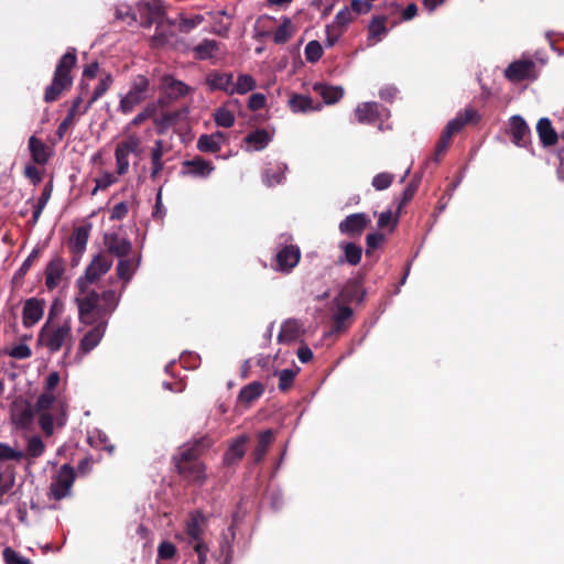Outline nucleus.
<instances>
[{"label": "nucleus", "instance_id": "1", "mask_svg": "<svg viewBox=\"0 0 564 564\" xmlns=\"http://www.w3.org/2000/svg\"><path fill=\"white\" fill-rule=\"evenodd\" d=\"M101 301L102 304H94V308H90L87 315H82L80 306H77L79 323L89 327L78 343L76 357L79 359L94 350L102 340L108 327V318L119 304V295L113 290H106L102 292Z\"/></svg>", "mask_w": 564, "mask_h": 564}, {"label": "nucleus", "instance_id": "2", "mask_svg": "<svg viewBox=\"0 0 564 564\" xmlns=\"http://www.w3.org/2000/svg\"><path fill=\"white\" fill-rule=\"evenodd\" d=\"M112 267V259L107 254L97 253L85 270L84 275L76 280L75 303L80 306L82 315H87L94 304H102V292L98 293L91 288L93 283L99 281Z\"/></svg>", "mask_w": 564, "mask_h": 564}, {"label": "nucleus", "instance_id": "3", "mask_svg": "<svg viewBox=\"0 0 564 564\" xmlns=\"http://www.w3.org/2000/svg\"><path fill=\"white\" fill-rule=\"evenodd\" d=\"M36 344L44 347L50 354L64 349V355L67 356L74 345L72 318H55V306H52L39 332Z\"/></svg>", "mask_w": 564, "mask_h": 564}, {"label": "nucleus", "instance_id": "4", "mask_svg": "<svg viewBox=\"0 0 564 564\" xmlns=\"http://www.w3.org/2000/svg\"><path fill=\"white\" fill-rule=\"evenodd\" d=\"M77 63L76 50L69 48L58 61L52 83L46 87L44 93V101L53 102L65 90H68L73 85V77L70 70Z\"/></svg>", "mask_w": 564, "mask_h": 564}, {"label": "nucleus", "instance_id": "5", "mask_svg": "<svg viewBox=\"0 0 564 564\" xmlns=\"http://www.w3.org/2000/svg\"><path fill=\"white\" fill-rule=\"evenodd\" d=\"M33 406L41 429L45 435L51 436L54 432L56 414L63 411L62 404L57 403L56 397L52 392L44 391Z\"/></svg>", "mask_w": 564, "mask_h": 564}, {"label": "nucleus", "instance_id": "6", "mask_svg": "<svg viewBox=\"0 0 564 564\" xmlns=\"http://www.w3.org/2000/svg\"><path fill=\"white\" fill-rule=\"evenodd\" d=\"M177 473L185 479L202 485L206 479L205 466L188 452H178L173 457Z\"/></svg>", "mask_w": 564, "mask_h": 564}, {"label": "nucleus", "instance_id": "7", "mask_svg": "<svg viewBox=\"0 0 564 564\" xmlns=\"http://www.w3.org/2000/svg\"><path fill=\"white\" fill-rule=\"evenodd\" d=\"M149 79L142 75L137 76L129 89V91L120 99L119 110L123 113L131 112L135 106L141 104L145 98L149 90Z\"/></svg>", "mask_w": 564, "mask_h": 564}, {"label": "nucleus", "instance_id": "8", "mask_svg": "<svg viewBox=\"0 0 564 564\" xmlns=\"http://www.w3.org/2000/svg\"><path fill=\"white\" fill-rule=\"evenodd\" d=\"M141 140L137 134L128 135L119 142L115 150L116 171L119 175H124L129 171V154H139L141 152Z\"/></svg>", "mask_w": 564, "mask_h": 564}, {"label": "nucleus", "instance_id": "9", "mask_svg": "<svg viewBox=\"0 0 564 564\" xmlns=\"http://www.w3.org/2000/svg\"><path fill=\"white\" fill-rule=\"evenodd\" d=\"M505 76L512 83L535 80L539 76L536 63L530 58L512 62L505 70Z\"/></svg>", "mask_w": 564, "mask_h": 564}, {"label": "nucleus", "instance_id": "10", "mask_svg": "<svg viewBox=\"0 0 564 564\" xmlns=\"http://www.w3.org/2000/svg\"><path fill=\"white\" fill-rule=\"evenodd\" d=\"M75 480V473L72 466L64 464L53 479L50 494L55 500H61L70 494Z\"/></svg>", "mask_w": 564, "mask_h": 564}, {"label": "nucleus", "instance_id": "11", "mask_svg": "<svg viewBox=\"0 0 564 564\" xmlns=\"http://www.w3.org/2000/svg\"><path fill=\"white\" fill-rule=\"evenodd\" d=\"M301 259V251L297 246H285L275 256V271L284 273L291 272L299 263Z\"/></svg>", "mask_w": 564, "mask_h": 564}, {"label": "nucleus", "instance_id": "12", "mask_svg": "<svg viewBox=\"0 0 564 564\" xmlns=\"http://www.w3.org/2000/svg\"><path fill=\"white\" fill-rule=\"evenodd\" d=\"M104 245L110 254L117 258H126L132 251L131 241L118 232H106L104 235Z\"/></svg>", "mask_w": 564, "mask_h": 564}, {"label": "nucleus", "instance_id": "13", "mask_svg": "<svg viewBox=\"0 0 564 564\" xmlns=\"http://www.w3.org/2000/svg\"><path fill=\"white\" fill-rule=\"evenodd\" d=\"M215 171V165L202 156H195L182 163L181 174L184 176L206 178Z\"/></svg>", "mask_w": 564, "mask_h": 564}, {"label": "nucleus", "instance_id": "14", "mask_svg": "<svg viewBox=\"0 0 564 564\" xmlns=\"http://www.w3.org/2000/svg\"><path fill=\"white\" fill-rule=\"evenodd\" d=\"M508 132L514 145L524 148L530 143L531 131L521 116L516 115L510 118Z\"/></svg>", "mask_w": 564, "mask_h": 564}, {"label": "nucleus", "instance_id": "15", "mask_svg": "<svg viewBox=\"0 0 564 564\" xmlns=\"http://www.w3.org/2000/svg\"><path fill=\"white\" fill-rule=\"evenodd\" d=\"M370 224V218L365 213H356L347 216L339 223V230L344 235L360 236L366 227Z\"/></svg>", "mask_w": 564, "mask_h": 564}, {"label": "nucleus", "instance_id": "16", "mask_svg": "<svg viewBox=\"0 0 564 564\" xmlns=\"http://www.w3.org/2000/svg\"><path fill=\"white\" fill-rule=\"evenodd\" d=\"M206 528L207 517L200 511L192 512L185 523L187 542L204 539Z\"/></svg>", "mask_w": 564, "mask_h": 564}, {"label": "nucleus", "instance_id": "17", "mask_svg": "<svg viewBox=\"0 0 564 564\" xmlns=\"http://www.w3.org/2000/svg\"><path fill=\"white\" fill-rule=\"evenodd\" d=\"M44 306V300L36 297L28 299L24 302L22 311V323L24 327H32L43 317Z\"/></svg>", "mask_w": 564, "mask_h": 564}, {"label": "nucleus", "instance_id": "18", "mask_svg": "<svg viewBox=\"0 0 564 564\" xmlns=\"http://www.w3.org/2000/svg\"><path fill=\"white\" fill-rule=\"evenodd\" d=\"M65 272V262L61 257H54L45 269V284L47 289H55Z\"/></svg>", "mask_w": 564, "mask_h": 564}, {"label": "nucleus", "instance_id": "19", "mask_svg": "<svg viewBox=\"0 0 564 564\" xmlns=\"http://www.w3.org/2000/svg\"><path fill=\"white\" fill-rule=\"evenodd\" d=\"M226 142V135L221 131L212 134H202L197 140V149L204 153H216L221 149V144Z\"/></svg>", "mask_w": 564, "mask_h": 564}, {"label": "nucleus", "instance_id": "20", "mask_svg": "<svg viewBox=\"0 0 564 564\" xmlns=\"http://www.w3.org/2000/svg\"><path fill=\"white\" fill-rule=\"evenodd\" d=\"M232 79L231 73L212 72L206 78V84L210 90H221L232 95Z\"/></svg>", "mask_w": 564, "mask_h": 564}, {"label": "nucleus", "instance_id": "21", "mask_svg": "<svg viewBox=\"0 0 564 564\" xmlns=\"http://www.w3.org/2000/svg\"><path fill=\"white\" fill-rule=\"evenodd\" d=\"M248 441L249 437L247 435H240L235 438L224 454V463L226 465H232L239 462L246 454V444Z\"/></svg>", "mask_w": 564, "mask_h": 564}, {"label": "nucleus", "instance_id": "22", "mask_svg": "<svg viewBox=\"0 0 564 564\" xmlns=\"http://www.w3.org/2000/svg\"><path fill=\"white\" fill-rule=\"evenodd\" d=\"M355 115L359 123H375L379 119V105L377 102H362L355 109Z\"/></svg>", "mask_w": 564, "mask_h": 564}, {"label": "nucleus", "instance_id": "23", "mask_svg": "<svg viewBox=\"0 0 564 564\" xmlns=\"http://www.w3.org/2000/svg\"><path fill=\"white\" fill-rule=\"evenodd\" d=\"M477 120L478 112L473 108H467L463 113H459L456 118L448 121L444 130L447 131V134L453 135L459 132L468 122H474Z\"/></svg>", "mask_w": 564, "mask_h": 564}, {"label": "nucleus", "instance_id": "24", "mask_svg": "<svg viewBox=\"0 0 564 564\" xmlns=\"http://www.w3.org/2000/svg\"><path fill=\"white\" fill-rule=\"evenodd\" d=\"M29 150L31 152L32 160L36 164L41 165L46 164L52 154L50 148L34 135L29 139Z\"/></svg>", "mask_w": 564, "mask_h": 564}, {"label": "nucleus", "instance_id": "25", "mask_svg": "<svg viewBox=\"0 0 564 564\" xmlns=\"http://www.w3.org/2000/svg\"><path fill=\"white\" fill-rule=\"evenodd\" d=\"M387 18L383 15L373 17L368 25V41L371 45L377 44L388 33Z\"/></svg>", "mask_w": 564, "mask_h": 564}, {"label": "nucleus", "instance_id": "26", "mask_svg": "<svg viewBox=\"0 0 564 564\" xmlns=\"http://www.w3.org/2000/svg\"><path fill=\"white\" fill-rule=\"evenodd\" d=\"M313 90L317 93L326 105L336 104L344 96V89L339 86H328L324 84H315Z\"/></svg>", "mask_w": 564, "mask_h": 564}, {"label": "nucleus", "instance_id": "27", "mask_svg": "<svg viewBox=\"0 0 564 564\" xmlns=\"http://www.w3.org/2000/svg\"><path fill=\"white\" fill-rule=\"evenodd\" d=\"M162 83L167 96L172 99L184 97L191 90V88L185 83L176 80L172 76H164L162 78Z\"/></svg>", "mask_w": 564, "mask_h": 564}, {"label": "nucleus", "instance_id": "28", "mask_svg": "<svg viewBox=\"0 0 564 564\" xmlns=\"http://www.w3.org/2000/svg\"><path fill=\"white\" fill-rule=\"evenodd\" d=\"M288 170L286 164L275 163L269 164L263 174V182L268 186L279 185L285 178V171Z\"/></svg>", "mask_w": 564, "mask_h": 564}, {"label": "nucleus", "instance_id": "29", "mask_svg": "<svg viewBox=\"0 0 564 564\" xmlns=\"http://www.w3.org/2000/svg\"><path fill=\"white\" fill-rule=\"evenodd\" d=\"M536 131L543 145H553L557 141V133L547 118H541L536 124Z\"/></svg>", "mask_w": 564, "mask_h": 564}, {"label": "nucleus", "instance_id": "30", "mask_svg": "<svg viewBox=\"0 0 564 564\" xmlns=\"http://www.w3.org/2000/svg\"><path fill=\"white\" fill-rule=\"evenodd\" d=\"M274 440V433L272 430H265L264 432L259 434L258 442L256 448L252 453L254 463H260Z\"/></svg>", "mask_w": 564, "mask_h": 564}, {"label": "nucleus", "instance_id": "31", "mask_svg": "<svg viewBox=\"0 0 564 564\" xmlns=\"http://www.w3.org/2000/svg\"><path fill=\"white\" fill-rule=\"evenodd\" d=\"M89 238V227H78L74 230L73 236L69 239V246L75 253L82 254L87 246Z\"/></svg>", "mask_w": 564, "mask_h": 564}, {"label": "nucleus", "instance_id": "32", "mask_svg": "<svg viewBox=\"0 0 564 564\" xmlns=\"http://www.w3.org/2000/svg\"><path fill=\"white\" fill-rule=\"evenodd\" d=\"M289 106L293 112H307L321 109L319 106L315 107L313 105V100L310 96L297 94L290 98Z\"/></svg>", "mask_w": 564, "mask_h": 564}, {"label": "nucleus", "instance_id": "33", "mask_svg": "<svg viewBox=\"0 0 564 564\" xmlns=\"http://www.w3.org/2000/svg\"><path fill=\"white\" fill-rule=\"evenodd\" d=\"M263 391H264L263 384L261 382L253 381V382H250L249 384L245 386L240 390L238 399L246 404H250L254 400L260 398L261 394L263 393Z\"/></svg>", "mask_w": 564, "mask_h": 564}, {"label": "nucleus", "instance_id": "34", "mask_svg": "<svg viewBox=\"0 0 564 564\" xmlns=\"http://www.w3.org/2000/svg\"><path fill=\"white\" fill-rule=\"evenodd\" d=\"M270 140L271 138L264 129H258L245 138V142L254 151L264 149L269 144Z\"/></svg>", "mask_w": 564, "mask_h": 564}, {"label": "nucleus", "instance_id": "35", "mask_svg": "<svg viewBox=\"0 0 564 564\" xmlns=\"http://www.w3.org/2000/svg\"><path fill=\"white\" fill-rule=\"evenodd\" d=\"M45 452V444L40 436H31L28 438L25 451L23 452L24 458L30 463L41 457Z\"/></svg>", "mask_w": 564, "mask_h": 564}, {"label": "nucleus", "instance_id": "36", "mask_svg": "<svg viewBox=\"0 0 564 564\" xmlns=\"http://www.w3.org/2000/svg\"><path fill=\"white\" fill-rule=\"evenodd\" d=\"M213 440L209 436L205 435L198 440H195L194 442H189L183 445L180 448V452H188L191 455L199 457L213 445Z\"/></svg>", "mask_w": 564, "mask_h": 564}, {"label": "nucleus", "instance_id": "37", "mask_svg": "<svg viewBox=\"0 0 564 564\" xmlns=\"http://www.w3.org/2000/svg\"><path fill=\"white\" fill-rule=\"evenodd\" d=\"M339 247L344 250V258L339 259V262L346 261L351 265H357L362 256L361 247L357 246L354 242H341Z\"/></svg>", "mask_w": 564, "mask_h": 564}, {"label": "nucleus", "instance_id": "38", "mask_svg": "<svg viewBox=\"0 0 564 564\" xmlns=\"http://www.w3.org/2000/svg\"><path fill=\"white\" fill-rule=\"evenodd\" d=\"M164 154V143L162 140H156L154 142V147L151 151V163H152V171H151V178H155L161 171L164 167L162 158Z\"/></svg>", "mask_w": 564, "mask_h": 564}, {"label": "nucleus", "instance_id": "39", "mask_svg": "<svg viewBox=\"0 0 564 564\" xmlns=\"http://www.w3.org/2000/svg\"><path fill=\"white\" fill-rule=\"evenodd\" d=\"M219 50V43L215 40H204L194 47V53L198 59L212 58L214 54Z\"/></svg>", "mask_w": 564, "mask_h": 564}, {"label": "nucleus", "instance_id": "40", "mask_svg": "<svg viewBox=\"0 0 564 564\" xmlns=\"http://www.w3.org/2000/svg\"><path fill=\"white\" fill-rule=\"evenodd\" d=\"M140 7L148 12L150 23L162 19L165 14L163 0H148L141 2Z\"/></svg>", "mask_w": 564, "mask_h": 564}, {"label": "nucleus", "instance_id": "41", "mask_svg": "<svg viewBox=\"0 0 564 564\" xmlns=\"http://www.w3.org/2000/svg\"><path fill=\"white\" fill-rule=\"evenodd\" d=\"M137 265H138V262H135L132 259H129L127 257L119 258V262L116 268L117 276L124 282L130 281Z\"/></svg>", "mask_w": 564, "mask_h": 564}, {"label": "nucleus", "instance_id": "42", "mask_svg": "<svg viewBox=\"0 0 564 564\" xmlns=\"http://www.w3.org/2000/svg\"><path fill=\"white\" fill-rule=\"evenodd\" d=\"M257 84L254 78L251 75L248 74H240L237 78V82H232V95L239 94L243 95L247 94L256 88Z\"/></svg>", "mask_w": 564, "mask_h": 564}, {"label": "nucleus", "instance_id": "43", "mask_svg": "<svg viewBox=\"0 0 564 564\" xmlns=\"http://www.w3.org/2000/svg\"><path fill=\"white\" fill-rule=\"evenodd\" d=\"M299 336V325L295 321H286L282 324L278 340L280 343H291Z\"/></svg>", "mask_w": 564, "mask_h": 564}, {"label": "nucleus", "instance_id": "44", "mask_svg": "<svg viewBox=\"0 0 564 564\" xmlns=\"http://www.w3.org/2000/svg\"><path fill=\"white\" fill-rule=\"evenodd\" d=\"M112 77L110 75H106L101 78L94 90V94L88 99L86 106L83 108L82 112H87L91 105L97 101L111 86Z\"/></svg>", "mask_w": 564, "mask_h": 564}, {"label": "nucleus", "instance_id": "45", "mask_svg": "<svg viewBox=\"0 0 564 564\" xmlns=\"http://www.w3.org/2000/svg\"><path fill=\"white\" fill-rule=\"evenodd\" d=\"M213 118L218 127L230 128L235 124V115L226 107L215 109Z\"/></svg>", "mask_w": 564, "mask_h": 564}, {"label": "nucleus", "instance_id": "46", "mask_svg": "<svg viewBox=\"0 0 564 564\" xmlns=\"http://www.w3.org/2000/svg\"><path fill=\"white\" fill-rule=\"evenodd\" d=\"M293 33V26L290 19H284L282 24L278 28L273 34V41L275 44H284L290 40Z\"/></svg>", "mask_w": 564, "mask_h": 564}, {"label": "nucleus", "instance_id": "47", "mask_svg": "<svg viewBox=\"0 0 564 564\" xmlns=\"http://www.w3.org/2000/svg\"><path fill=\"white\" fill-rule=\"evenodd\" d=\"M296 373L297 370L293 369H283L279 371L276 373L279 377V389L281 391H288L293 386Z\"/></svg>", "mask_w": 564, "mask_h": 564}, {"label": "nucleus", "instance_id": "48", "mask_svg": "<svg viewBox=\"0 0 564 564\" xmlns=\"http://www.w3.org/2000/svg\"><path fill=\"white\" fill-rule=\"evenodd\" d=\"M304 54L307 62L315 63L323 55L322 45L317 41H311L306 44Z\"/></svg>", "mask_w": 564, "mask_h": 564}, {"label": "nucleus", "instance_id": "49", "mask_svg": "<svg viewBox=\"0 0 564 564\" xmlns=\"http://www.w3.org/2000/svg\"><path fill=\"white\" fill-rule=\"evenodd\" d=\"M24 458L22 451H17L6 443H0V460H21Z\"/></svg>", "mask_w": 564, "mask_h": 564}, {"label": "nucleus", "instance_id": "50", "mask_svg": "<svg viewBox=\"0 0 564 564\" xmlns=\"http://www.w3.org/2000/svg\"><path fill=\"white\" fill-rule=\"evenodd\" d=\"M203 21H204V17L200 14H196L193 18L181 17L180 23H178V29L181 32L187 33L191 30H193L194 28H196L197 25H199Z\"/></svg>", "mask_w": 564, "mask_h": 564}, {"label": "nucleus", "instance_id": "51", "mask_svg": "<svg viewBox=\"0 0 564 564\" xmlns=\"http://www.w3.org/2000/svg\"><path fill=\"white\" fill-rule=\"evenodd\" d=\"M176 555V546L170 541H162L158 546L159 560H171Z\"/></svg>", "mask_w": 564, "mask_h": 564}, {"label": "nucleus", "instance_id": "52", "mask_svg": "<svg viewBox=\"0 0 564 564\" xmlns=\"http://www.w3.org/2000/svg\"><path fill=\"white\" fill-rule=\"evenodd\" d=\"M80 94L79 96H77L73 102H72V107L69 108L68 110V116H72L73 118H76V116L78 115H84L85 112H82L83 109H80V105L83 102V99H84V95L85 93L88 90V85H85L84 82L80 83Z\"/></svg>", "mask_w": 564, "mask_h": 564}, {"label": "nucleus", "instance_id": "53", "mask_svg": "<svg viewBox=\"0 0 564 564\" xmlns=\"http://www.w3.org/2000/svg\"><path fill=\"white\" fill-rule=\"evenodd\" d=\"M393 178H394V176L391 173H387V172L379 173L372 178V186L377 191L387 189L393 182Z\"/></svg>", "mask_w": 564, "mask_h": 564}, {"label": "nucleus", "instance_id": "54", "mask_svg": "<svg viewBox=\"0 0 564 564\" xmlns=\"http://www.w3.org/2000/svg\"><path fill=\"white\" fill-rule=\"evenodd\" d=\"M352 315V310L348 306H339L337 313L334 316L335 329L340 330L344 328V323L349 319Z\"/></svg>", "mask_w": 564, "mask_h": 564}, {"label": "nucleus", "instance_id": "55", "mask_svg": "<svg viewBox=\"0 0 564 564\" xmlns=\"http://www.w3.org/2000/svg\"><path fill=\"white\" fill-rule=\"evenodd\" d=\"M7 354L14 359H26L32 355L31 348L25 344H19L10 348Z\"/></svg>", "mask_w": 564, "mask_h": 564}, {"label": "nucleus", "instance_id": "56", "mask_svg": "<svg viewBox=\"0 0 564 564\" xmlns=\"http://www.w3.org/2000/svg\"><path fill=\"white\" fill-rule=\"evenodd\" d=\"M3 560L7 564H30V560L20 556L11 547H6L2 551Z\"/></svg>", "mask_w": 564, "mask_h": 564}, {"label": "nucleus", "instance_id": "57", "mask_svg": "<svg viewBox=\"0 0 564 564\" xmlns=\"http://www.w3.org/2000/svg\"><path fill=\"white\" fill-rule=\"evenodd\" d=\"M417 191V184L414 182H411L408 184V186L404 188L401 199L398 205V214L401 213V209L403 206H405L414 196L415 192Z\"/></svg>", "mask_w": 564, "mask_h": 564}, {"label": "nucleus", "instance_id": "58", "mask_svg": "<svg viewBox=\"0 0 564 564\" xmlns=\"http://www.w3.org/2000/svg\"><path fill=\"white\" fill-rule=\"evenodd\" d=\"M116 182V178L110 173H105L101 177L96 180V186L91 194L95 195L98 191L108 188Z\"/></svg>", "mask_w": 564, "mask_h": 564}, {"label": "nucleus", "instance_id": "59", "mask_svg": "<svg viewBox=\"0 0 564 564\" xmlns=\"http://www.w3.org/2000/svg\"><path fill=\"white\" fill-rule=\"evenodd\" d=\"M399 214L397 213L395 216H393L391 210H387L380 214L378 219V227L384 228L389 225L395 226L398 223Z\"/></svg>", "mask_w": 564, "mask_h": 564}, {"label": "nucleus", "instance_id": "60", "mask_svg": "<svg viewBox=\"0 0 564 564\" xmlns=\"http://www.w3.org/2000/svg\"><path fill=\"white\" fill-rule=\"evenodd\" d=\"M372 8L371 1L369 0H351V12L356 14L368 13Z\"/></svg>", "mask_w": 564, "mask_h": 564}, {"label": "nucleus", "instance_id": "61", "mask_svg": "<svg viewBox=\"0 0 564 564\" xmlns=\"http://www.w3.org/2000/svg\"><path fill=\"white\" fill-rule=\"evenodd\" d=\"M265 96L263 94H252L249 97L248 108L252 111L262 109L265 106Z\"/></svg>", "mask_w": 564, "mask_h": 564}, {"label": "nucleus", "instance_id": "62", "mask_svg": "<svg viewBox=\"0 0 564 564\" xmlns=\"http://www.w3.org/2000/svg\"><path fill=\"white\" fill-rule=\"evenodd\" d=\"M48 198H50V192L44 191L42 193V196L39 198L36 207L33 212V215H32L33 223H36L39 220L45 205L47 204Z\"/></svg>", "mask_w": 564, "mask_h": 564}, {"label": "nucleus", "instance_id": "63", "mask_svg": "<svg viewBox=\"0 0 564 564\" xmlns=\"http://www.w3.org/2000/svg\"><path fill=\"white\" fill-rule=\"evenodd\" d=\"M352 19L354 14L349 8H344L335 17L336 23L340 26L349 24L352 21Z\"/></svg>", "mask_w": 564, "mask_h": 564}, {"label": "nucleus", "instance_id": "64", "mask_svg": "<svg viewBox=\"0 0 564 564\" xmlns=\"http://www.w3.org/2000/svg\"><path fill=\"white\" fill-rule=\"evenodd\" d=\"M128 214V205L124 202L116 204L111 209L110 218L113 220H120Z\"/></svg>", "mask_w": 564, "mask_h": 564}]
</instances>
